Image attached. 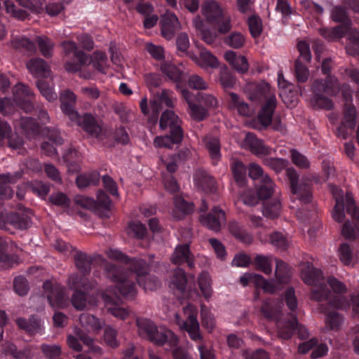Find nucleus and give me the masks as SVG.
<instances>
[{
	"label": "nucleus",
	"instance_id": "36",
	"mask_svg": "<svg viewBox=\"0 0 359 359\" xmlns=\"http://www.w3.org/2000/svg\"><path fill=\"white\" fill-rule=\"evenodd\" d=\"M195 185L205 192L214 193L216 191L215 180L205 171L197 170L194 174Z\"/></svg>",
	"mask_w": 359,
	"mask_h": 359
},
{
	"label": "nucleus",
	"instance_id": "50",
	"mask_svg": "<svg viewBox=\"0 0 359 359\" xmlns=\"http://www.w3.org/2000/svg\"><path fill=\"white\" fill-rule=\"evenodd\" d=\"M281 202L278 196L273 201L264 203L262 214L269 218H276L280 215L281 210Z\"/></svg>",
	"mask_w": 359,
	"mask_h": 359
},
{
	"label": "nucleus",
	"instance_id": "12",
	"mask_svg": "<svg viewBox=\"0 0 359 359\" xmlns=\"http://www.w3.org/2000/svg\"><path fill=\"white\" fill-rule=\"evenodd\" d=\"M276 262V278L279 283H287L290 278V269L287 265L280 259L274 258L272 255H257L254 259V264L257 270L266 275L272 272L273 262Z\"/></svg>",
	"mask_w": 359,
	"mask_h": 359
},
{
	"label": "nucleus",
	"instance_id": "14",
	"mask_svg": "<svg viewBox=\"0 0 359 359\" xmlns=\"http://www.w3.org/2000/svg\"><path fill=\"white\" fill-rule=\"evenodd\" d=\"M342 95L346 101L344 109V118L342 123L337 130V135L345 139L349 130H352L355 126L356 109L351 103L352 96L351 89L348 86H344L341 88Z\"/></svg>",
	"mask_w": 359,
	"mask_h": 359
},
{
	"label": "nucleus",
	"instance_id": "22",
	"mask_svg": "<svg viewBox=\"0 0 359 359\" xmlns=\"http://www.w3.org/2000/svg\"><path fill=\"white\" fill-rule=\"evenodd\" d=\"M78 203H79L82 206L88 208L95 206L100 217H109L111 202L109 196L103 191H97L96 203L93 199L87 197H82L79 201H78Z\"/></svg>",
	"mask_w": 359,
	"mask_h": 359
},
{
	"label": "nucleus",
	"instance_id": "26",
	"mask_svg": "<svg viewBox=\"0 0 359 359\" xmlns=\"http://www.w3.org/2000/svg\"><path fill=\"white\" fill-rule=\"evenodd\" d=\"M177 102V98L174 95V93L168 89H162L161 91L156 93L151 100V109L154 114L156 116L162 109V105L173 108Z\"/></svg>",
	"mask_w": 359,
	"mask_h": 359
},
{
	"label": "nucleus",
	"instance_id": "3",
	"mask_svg": "<svg viewBox=\"0 0 359 359\" xmlns=\"http://www.w3.org/2000/svg\"><path fill=\"white\" fill-rule=\"evenodd\" d=\"M335 200L332 217L337 222H342L345 218L344 209L355 220L354 226L350 222H346L342 226L341 233L346 238H354L359 234V210L355 207L352 194L347 192L344 196L342 190L334 185H329Z\"/></svg>",
	"mask_w": 359,
	"mask_h": 359
},
{
	"label": "nucleus",
	"instance_id": "27",
	"mask_svg": "<svg viewBox=\"0 0 359 359\" xmlns=\"http://www.w3.org/2000/svg\"><path fill=\"white\" fill-rule=\"evenodd\" d=\"M200 222L210 230L218 232L222 225L226 222L225 213L219 207H214L211 212L200 217Z\"/></svg>",
	"mask_w": 359,
	"mask_h": 359
},
{
	"label": "nucleus",
	"instance_id": "47",
	"mask_svg": "<svg viewBox=\"0 0 359 359\" xmlns=\"http://www.w3.org/2000/svg\"><path fill=\"white\" fill-rule=\"evenodd\" d=\"M192 59L198 66L204 69L217 68L219 65L217 58L206 50H201L198 57H193Z\"/></svg>",
	"mask_w": 359,
	"mask_h": 359
},
{
	"label": "nucleus",
	"instance_id": "37",
	"mask_svg": "<svg viewBox=\"0 0 359 359\" xmlns=\"http://www.w3.org/2000/svg\"><path fill=\"white\" fill-rule=\"evenodd\" d=\"M27 68L35 77L48 78L50 76V70L48 65L41 58L30 60L27 63Z\"/></svg>",
	"mask_w": 359,
	"mask_h": 359
},
{
	"label": "nucleus",
	"instance_id": "2",
	"mask_svg": "<svg viewBox=\"0 0 359 359\" xmlns=\"http://www.w3.org/2000/svg\"><path fill=\"white\" fill-rule=\"evenodd\" d=\"M301 276L305 283L313 285L311 293V299L318 301H327L329 308L321 306V310L326 314L325 323L329 330H334L339 327L342 318L332 309H347L349 308L350 301L345 297H338L327 288L324 284L322 271L313 268L309 264H303L302 265Z\"/></svg>",
	"mask_w": 359,
	"mask_h": 359
},
{
	"label": "nucleus",
	"instance_id": "9",
	"mask_svg": "<svg viewBox=\"0 0 359 359\" xmlns=\"http://www.w3.org/2000/svg\"><path fill=\"white\" fill-rule=\"evenodd\" d=\"M201 12L206 20L217 28L220 34H226L231 29V17L215 1H207L201 7Z\"/></svg>",
	"mask_w": 359,
	"mask_h": 359
},
{
	"label": "nucleus",
	"instance_id": "6",
	"mask_svg": "<svg viewBox=\"0 0 359 359\" xmlns=\"http://www.w3.org/2000/svg\"><path fill=\"white\" fill-rule=\"evenodd\" d=\"M249 98L252 101H263L257 118L264 126H269L277 105L275 89L272 88L268 83L264 81L255 83L252 86Z\"/></svg>",
	"mask_w": 359,
	"mask_h": 359
},
{
	"label": "nucleus",
	"instance_id": "23",
	"mask_svg": "<svg viewBox=\"0 0 359 359\" xmlns=\"http://www.w3.org/2000/svg\"><path fill=\"white\" fill-rule=\"evenodd\" d=\"M150 341L157 346H165L167 350H171L178 345L179 338L172 330L165 327L157 326Z\"/></svg>",
	"mask_w": 359,
	"mask_h": 359
},
{
	"label": "nucleus",
	"instance_id": "20",
	"mask_svg": "<svg viewBox=\"0 0 359 359\" xmlns=\"http://www.w3.org/2000/svg\"><path fill=\"white\" fill-rule=\"evenodd\" d=\"M64 53L66 55L74 54L77 62H67L65 64V69L69 72H75L79 71L81 67L88 62V55L81 50H78L76 43L72 41H66L62 43Z\"/></svg>",
	"mask_w": 359,
	"mask_h": 359
},
{
	"label": "nucleus",
	"instance_id": "63",
	"mask_svg": "<svg viewBox=\"0 0 359 359\" xmlns=\"http://www.w3.org/2000/svg\"><path fill=\"white\" fill-rule=\"evenodd\" d=\"M263 163L274 170L276 172H280L285 169L288 165V161L281 158H264Z\"/></svg>",
	"mask_w": 359,
	"mask_h": 359
},
{
	"label": "nucleus",
	"instance_id": "4",
	"mask_svg": "<svg viewBox=\"0 0 359 359\" xmlns=\"http://www.w3.org/2000/svg\"><path fill=\"white\" fill-rule=\"evenodd\" d=\"M176 88L188 104L189 116L196 121L204 120L209 116L210 111H215L219 107V100L215 94L208 93L194 94L187 88H180L178 84Z\"/></svg>",
	"mask_w": 359,
	"mask_h": 359
},
{
	"label": "nucleus",
	"instance_id": "30",
	"mask_svg": "<svg viewBox=\"0 0 359 359\" xmlns=\"http://www.w3.org/2000/svg\"><path fill=\"white\" fill-rule=\"evenodd\" d=\"M76 123L91 136L98 137L102 132V128L95 117L90 114H85L83 116L78 114V119L71 120Z\"/></svg>",
	"mask_w": 359,
	"mask_h": 359
},
{
	"label": "nucleus",
	"instance_id": "60",
	"mask_svg": "<svg viewBox=\"0 0 359 359\" xmlns=\"http://www.w3.org/2000/svg\"><path fill=\"white\" fill-rule=\"evenodd\" d=\"M11 45L15 49L28 52H34L36 50L34 43L24 36L13 38V39L11 41Z\"/></svg>",
	"mask_w": 359,
	"mask_h": 359
},
{
	"label": "nucleus",
	"instance_id": "18",
	"mask_svg": "<svg viewBox=\"0 0 359 359\" xmlns=\"http://www.w3.org/2000/svg\"><path fill=\"white\" fill-rule=\"evenodd\" d=\"M43 288L44 294L53 308H65L68 305L69 294L64 287L57 283H53L46 280Z\"/></svg>",
	"mask_w": 359,
	"mask_h": 359
},
{
	"label": "nucleus",
	"instance_id": "45",
	"mask_svg": "<svg viewBox=\"0 0 359 359\" xmlns=\"http://www.w3.org/2000/svg\"><path fill=\"white\" fill-rule=\"evenodd\" d=\"M174 205L175 208L172 210V216L176 219H180L183 215L194 211V204L186 201L181 196L175 198Z\"/></svg>",
	"mask_w": 359,
	"mask_h": 359
},
{
	"label": "nucleus",
	"instance_id": "41",
	"mask_svg": "<svg viewBox=\"0 0 359 359\" xmlns=\"http://www.w3.org/2000/svg\"><path fill=\"white\" fill-rule=\"evenodd\" d=\"M203 142L213 163L216 164L221 157L220 144L218 138L208 135L203 139Z\"/></svg>",
	"mask_w": 359,
	"mask_h": 359
},
{
	"label": "nucleus",
	"instance_id": "29",
	"mask_svg": "<svg viewBox=\"0 0 359 359\" xmlns=\"http://www.w3.org/2000/svg\"><path fill=\"white\" fill-rule=\"evenodd\" d=\"M60 100L62 112L68 116L70 120L78 119V112L74 109L76 95L72 91L66 90L60 94Z\"/></svg>",
	"mask_w": 359,
	"mask_h": 359
},
{
	"label": "nucleus",
	"instance_id": "10",
	"mask_svg": "<svg viewBox=\"0 0 359 359\" xmlns=\"http://www.w3.org/2000/svg\"><path fill=\"white\" fill-rule=\"evenodd\" d=\"M320 32L328 41H335L347 34L346 52L352 55H359V32L351 25L342 24L333 28L325 27L320 29Z\"/></svg>",
	"mask_w": 359,
	"mask_h": 359
},
{
	"label": "nucleus",
	"instance_id": "56",
	"mask_svg": "<svg viewBox=\"0 0 359 359\" xmlns=\"http://www.w3.org/2000/svg\"><path fill=\"white\" fill-rule=\"evenodd\" d=\"M161 71L170 79L174 82H178L182 76V72L175 65L164 62L161 65Z\"/></svg>",
	"mask_w": 359,
	"mask_h": 359
},
{
	"label": "nucleus",
	"instance_id": "21",
	"mask_svg": "<svg viewBox=\"0 0 359 359\" xmlns=\"http://www.w3.org/2000/svg\"><path fill=\"white\" fill-rule=\"evenodd\" d=\"M241 147L249 150L252 154L259 158L269 156L275 152V150L266 145L262 140L258 139L250 133L245 135L241 143Z\"/></svg>",
	"mask_w": 359,
	"mask_h": 359
},
{
	"label": "nucleus",
	"instance_id": "57",
	"mask_svg": "<svg viewBox=\"0 0 359 359\" xmlns=\"http://www.w3.org/2000/svg\"><path fill=\"white\" fill-rule=\"evenodd\" d=\"M74 260L77 269L81 272L85 273L90 271L92 260L86 253L76 252L74 255Z\"/></svg>",
	"mask_w": 359,
	"mask_h": 359
},
{
	"label": "nucleus",
	"instance_id": "28",
	"mask_svg": "<svg viewBox=\"0 0 359 359\" xmlns=\"http://www.w3.org/2000/svg\"><path fill=\"white\" fill-rule=\"evenodd\" d=\"M161 34L167 39H172L175 32L179 31L182 27L177 17L170 12L165 13L161 18Z\"/></svg>",
	"mask_w": 359,
	"mask_h": 359
},
{
	"label": "nucleus",
	"instance_id": "32",
	"mask_svg": "<svg viewBox=\"0 0 359 359\" xmlns=\"http://www.w3.org/2000/svg\"><path fill=\"white\" fill-rule=\"evenodd\" d=\"M181 123V120L173 111L167 109L161 114L159 126L162 130L170 128V132H177L179 130L180 133H183Z\"/></svg>",
	"mask_w": 359,
	"mask_h": 359
},
{
	"label": "nucleus",
	"instance_id": "58",
	"mask_svg": "<svg viewBox=\"0 0 359 359\" xmlns=\"http://www.w3.org/2000/svg\"><path fill=\"white\" fill-rule=\"evenodd\" d=\"M337 256L343 264L348 266L352 264L353 252L348 244L344 243L339 245Z\"/></svg>",
	"mask_w": 359,
	"mask_h": 359
},
{
	"label": "nucleus",
	"instance_id": "24",
	"mask_svg": "<svg viewBox=\"0 0 359 359\" xmlns=\"http://www.w3.org/2000/svg\"><path fill=\"white\" fill-rule=\"evenodd\" d=\"M33 92L26 86L18 83L14 88L13 101L26 112H30L33 109L32 100Z\"/></svg>",
	"mask_w": 359,
	"mask_h": 359
},
{
	"label": "nucleus",
	"instance_id": "61",
	"mask_svg": "<svg viewBox=\"0 0 359 359\" xmlns=\"http://www.w3.org/2000/svg\"><path fill=\"white\" fill-rule=\"evenodd\" d=\"M231 170L236 182L242 186L246 180L245 165L240 161H235L231 165Z\"/></svg>",
	"mask_w": 359,
	"mask_h": 359
},
{
	"label": "nucleus",
	"instance_id": "35",
	"mask_svg": "<svg viewBox=\"0 0 359 359\" xmlns=\"http://www.w3.org/2000/svg\"><path fill=\"white\" fill-rule=\"evenodd\" d=\"M22 177L20 172H16L14 174L0 175V196L2 198L8 199L12 197L13 191L10 185L17 182Z\"/></svg>",
	"mask_w": 359,
	"mask_h": 359
},
{
	"label": "nucleus",
	"instance_id": "39",
	"mask_svg": "<svg viewBox=\"0 0 359 359\" xmlns=\"http://www.w3.org/2000/svg\"><path fill=\"white\" fill-rule=\"evenodd\" d=\"M16 323L19 327L25 330L30 334H41L43 330L41 320L34 316L31 317L28 320L25 318H18Z\"/></svg>",
	"mask_w": 359,
	"mask_h": 359
},
{
	"label": "nucleus",
	"instance_id": "51",
	"mask_svg": "<svg viewBox=\"0 0 359 359\" xmlns=\"http://www.w3.org/2000/svg\"><path fill=\"white\" fill-rule=\"evenodd\" d=\"M193 24L195 28L200 32V34L205 43L211 44L215 41V39L217 38L216 33L205 29L204 22L199 16L194 18Z\"/></svg>",
	"mask_w": 359,
	"mask_h": 359
},
{
	"label": "nucleus",
	"instance_id": "42",
	"mask_svg": "<svg viewBox=\"0 0 359 359\" xmlns=\"http://www.w3.org/2000/svg\"><path fill=\"white\" fill-rule=\"evenodd\" d=\"M79 322L81 326L89 332H97L104 325L103 320L87 313H83L80 316Z\"/></svg>",
	"mask_w": 359,
	"mask_h": 359
},
{
	"label": "nucleus",
	"instance_id": "13",
	"mask_svg": "<svg viewBox=\"0 0 359 359\" xmlns=\"http://www.w3.org/2000/svg\"><path fill=\"white\" fill-rule=\"evenodd\" d=\"M69 286L71 289L75 290L72 297V304L77 310L90 309L97 306V301L91 299H86L85 294L79 290H88L93 285H89L88 280L83 276L77 274L72 275L69 278Z\"/></svg>",
	"mask_w": 359,
	"mask_h": 359
},
{
	"label": "nucleus",
	"instance_id": "43",
	"mask_svg": "<svg viewBox=\"0 0 359 359\" xmlns=\"http://www.w3.org/2000/svg\"><path fill=\"white\" fill-rule=\"evenodd\" d=\"M8 243L6 240L0 237V269H8L18 264V257L6 253Z\"/></svg>",
	"mask_w": 359,
	"mask_h": 359
},
{
	"label": "nucleus",
	"instance_id": "48",
	"mask_svg": "<svg viewBox=\"0 0 359 359\" xmlns=\"http://www.w3.org/2000/svg\"><path fill=\"white\" fill-rule=\"evenodd\" d=\"M187 283V278L184 271L182 269H176L173 271L169 287L172 290L176 289L182 292L186 289Z\"/></svg>",
	"mask_w": 359,
	"mask_h": 359
},
{
	"label": "nucleus",
	"instance_id": "7",
	"mask_svg": "<svg viewBox=\"0 0 359 359\" xmlns=\"http://www.w3.org/2000/svg\"><path fill=\"white\" fill-rule=\"evenodd\" d=\"M311 88L313 95L311 98V103L314 108L326 110L332 109V101L323 94L334 96L339 92L340 87L334 76H328L325 80H315Z\"/></svg>",
	"mask_w": 359,
	"mask_h": 359
},
{
	"label": "nucleus",
	"instance_id": "19",
	"mask_svg": "<svg viewBox=\"0 0 359 359\" xmlns=\"http://www.w3.org/2000/svg\"><path fill=\"white\" fill-rule=\"evenodd\" d=\"M73 332L75 336L69 334L67 338V343L69 348L77 352L81 351L83 347L79 342V339L88 347L89 352L98 355L102 354V348L94 344L93 339L84 334L80 328L76 327Z\"/></svg>",
	"mask_w": 359,
	"mask_h": 359
},
{
	"label": "nucleus",
	"instance_id": "59",
	"mask_svg": "<svg viewBox=\"0 0 359 359\" xmlns=\"http://www.w3.org/2000/svg\"><path fill=\"white\" fill-rule=\"evenodd\" d=\"M49 140L52 143H50L48 142H43L41 145V150L44 154L48 156H53L56 154L57 151L55 147L53 145V144H55V145L62 144V139L57 133H53V134L50 135Z\"/></svg>",
	"mask_w": 359,
	"mask_h": 359
},
{
	"label": "nucleus",
	"instance_id": "31",
	"mask_svg": "<svg viewBox=\"0 0 359 359\" xmlns=\"http://www.w3.org/2000/svg\"><path fill=\"white\" fill-rule=\"evenodd\" d=\"M171 262L175 264L187 263L189 268L194 266V257L187 244L177 245L171 257Z\"/></svg>",
	"mask_w": 359,
	"mask_h": 359
},
{
	"label": "nucleus",
	"instance_id": "38",
	"mask_svg": "<svg viewBox=\"0 0 359 359\" xmlns=\"http://www.w3.org/2000/svg\"><path fill=\"white\" fill-rule=\"evenodd\" d=\"M183 139V133L170 132V135L157 136L154 140V145L156 148L170 149L175 144L180 143Z\"/></svg>",
	"mask_w": 359,
	"mask_h": 359
},
{
	"label": "nucleus",
	"instance_id": "46",
	"mask_svg": "<svg viewBox=\"0 0 359 359\" xmlns=\"http://www.w3.org/2000/svg\"><path fill=\"white\" fill-rule=\"evenodd\" d=\"M136 325L140 336L150 341L157 327L154 323L147 318H137Z\"/></svg>",
	"mask_w": 359,
	"mask_h": 359
},
{
	"label": "nucleus",
	"instance_id": "8",
	"mask_svg": "<svg viewBox=\"0 0 359 359\" xmlns=\"http://www.w3.org/2000/svg\"><path fill=\"white\" fill-rule=\"evenodd\" d=\"M280 312V304L273 300H266L261 307V313L266 318L276 320L278 337L283 339H289L293 334L297 318L292 315L290 320H282L278 318Z\"/></svg>",
	"mask_w": 359,
	"mask_h": 359
},
{
	"label": "nucleus",
	"instance_id": "17",
	"mask_svg": "<svg viewBox=\"0 0 359 359\" xmlns=\"http://www.w3.org/2000/svg\"><path fill=\"white\" fill-rule=\"evenodd\" d=\"M116 290L118 291L117 287H107L104 291L98 293L104 301V306L113 316L121 320L126 319L130 311L118 305L119 298L117 295Z\"/></svg>",
	"mask_w": 359,
	"mask_h": 359
},
{
	"label": "nucleus",
	"instance_id": "40",
	"mask_svg": "<svg viewBox=\"0 0 359 359\" xmlns=\"http://www.w3.org/2000/svg\"><path fill=\"white\" fill-rule=\"evenodd\" d=\"M276 185L269 175H265L257 189V194L261 200H265L276 193Z\"/></svg>",
	"mask_w": 359,
	"mask_h": 359
},
{
	"label": "nucleus",
	"instance_id": "33",
	"mask_svg": "<svg viewBox=\"0 0 359 359\" xmlns=\"http://www.w3.org/2000/svg\"><path fill=\"white\" fill-rule=\"evenodd\" d=\"M225 60L236 72L243 74L248 72L249 64L247 58L241 55L237 54L233 50H227L224 55Z\"/></svg>",
	"mask_w": 359,
	"mask_h": 359
},
{
	"label": "nucleus",
	"instance_id": "1",
	"mask_svg": "<svg viewBox=\"0 0 359 359\" xmlns=\"http://www.w3.org/2000/svg\"><path fill=\"white\" fill-rule=\"evenodd\" d=\"M130 266V271H123L110 263L106 262L104 266L106 276L116 284L118 292L126 299H133L137 294L134 273L140 285L146 291L154 290L160 286L156 277L148 275V266L144 260H131Z\"/></svg>",
	"mask_w": 359,
	"mask_h": 359
},
{
	"label": "nucleus",
	"instance_id": "5",
	"mask_svg": "<svg viewBox=\"0 0 359 359\" xmlns=\"http://www.w3.org/2000/svg\"><path fill=\"white\" fill-rule=\"evenodd\" d=\"M183 315L184 319L181 318L180 315L176 313L175 316V323L181 330L188 333L192 341L199 344L198 350L200 353L201 359H215L212 350L207 347L203 341L197 319V308L189 304L183 308Z\"/></svg>",
	"mask_w": 359,
	"mask_h": 359
},
{
	"label": "nucleus",
	"instance_id": "53",
	"mask_svg": "<svg viewBox=\"0 0 359 359\" xmlns=\"http://www.w3.org/2000/svg\"><path fill=\"white\" fill-rule=\"evenodd\" d=\"M36 86L41 94L48 101L53 102L57 100V95L54 90V84L52 81L50 83L43 79L39 80L36 83Z\"/></svg>",
	"mask_w": 359,
	"mask_h": 359
},
{
	"label": "nucleus",
	"instance_id": "64",
	"mask_svg": "<svg viewBox=\"0 0 359 359\" xmlns=\"http://www.w3.org/2000/svg\"><path fill=\"white\" fill-rule=\"evenodd\" d=\"M269 243L278 250H285L289 245V240L281 233L274 232L269 236Z\"/></svg>",
	"mask_w": 359,
	"mask_h": 359
},
{
	"label": "nucleus",
	"instance_id": "16",
	"mask_svg": "<svg viewBox=\"0 0 359 359\" xmlns=\"http://www.w3.org/2000/svg\"><path fill=\"white\" fill-rule=\"evenodd\" d=\"M29 210L24 212H12L0 215V228L11 231V228L25 230L32 225V220Z\"/></svg>",
	"mask_w": 359,
	"mask_h": 359
},
{
	"label": "nucleus",
	"instance_id": "52",
	"mask_svg": "<svg viewBox=\"0 0 359 359\" xmlns=\"http://www.w3.org/2000/svg\"><path fill=\"white\" fill-rule=\"evenodd\" d=\"M64 160L67 163L68 171L70 172H77L80 170V163L81 157L80 154L76 150H70L64 156Z\"/></svg>",
	"mask_w": 359,
	"mask_h": 359
},
{
	"label": "nucleus",
	"instance_id": "44",
	"mask_svg": "<svg viewBox=\"0 0 359 359\" xmlns=\"http://www.w3.org/2000/svg\"><path fill=\"white\" fill-rule=\"evenodd\" d=\"M2 353L6 355H10L13 359H25L31 355L29 348H25L22 350H18L14 344L9 341H6L2 345Z\"/></svg>",
	"mask_w": 359,
	"mask_h": 359
},
{
	"label": "nucleus",
	"instance_id": "49",
	"mask_svg": "<svg viewBox=\"0 0 359 359\" xmlns=\"http://www.w3.org/2000/svg\"><path fill=\"white\" fill-rule=\"evenodd\" d=\"M198 285L203 297L208 300L212 295V280L210 275L203 271L198 277Z\"/></svg>",
	"mask_w": 359,
	"mask_h": 359
},
{
	"label": "nucleus",
	"instance_id": "11",
	"mask_svg": "<svg viewBox=\"0 0 359 359\" xmlns=\"http://www.w3.org/2000/svg\"><path fill=\"white\" fill-rule=\"evenodd\" d=\"M320 32L328 41H335L347 34L346 52L352 55H359V32L351 25L342 24L333 28L325 27L320 29Z\"/></svg>",
	"mask_w": 359,
	"mask_h": 359
},
{
	"label": "nucleus",
	"instance_id": "34",
	"mask_svg": "<svg viewBox=\"0 0 359 359\" xmlns=\"http://www.w3.org/2000/svg\"><path fill=\"white\" fill-rule=\"evenodd\" d=\"M229 107L243 116H250L255 112L254 109L234 93H229Z\"/></svg>",
	"mask_w": 359,
	"mask_h": 359
},
{
	"label": "nucleus",
	"instance_id": "25",
	"mask_svg": "<svg viewBox=\"0 0 359 359\" xmlns=\"http://www.w3.org/2000/svg\"><path fill=\"white\" fill-rule=\"evenodd\" d=\"M240 283L243 286L253 285L257 288H262L266 292L273 293L278 287L275 281H267L262 275L255 273H246L240 278Z\"/></svg>",
	"mask_w": 359,
	"mask_h": 359
},
{
	"label": "nucleus",
	"instance_id": "62",
	"mask_svg": "<svg viewBox=\"0 0 359 359\" xmlns=\"http://www.w3.org/2000/svg\"><path fill=\"white\" fill-rule=\"evenodd\" d=\"M330 16L332 20L336 22L351 25V20L348 18L346 10L341 6L333 7Z\"/></svg>",
	"mask_w": 359,
	"mask_h": 359
},
{
	"label": "nucleus",
	"instance_id": "55",
	"mask_svg": "<svg viewBox=\"0 0 359 359\" xmlns=\"http://www.w3.org/2000/svg\"><path fill=\"white\" fill-rule=\"evenodd\" d=\"M90 63H92L93 67L97 71L104 74L107 68V57L102 52L95 51L90 58L88 57L87 65Z\"/></svg>",
	"mask_w": 359,
	"mask_h": 359
},
{
	"label": "nucleus",
	"instance_id": "54",
	"mask_svg": "<svg viewBox=\"0 0 359 359\" xmlns=\"http://www.w3.org/2000/svg\"><path fill=\"white\" fill-rule=\"evenodd\" d=\"M229 229L232 235L244 243L249 244L252 241V236L245 232L243 228L236 221H232L229 224Z\"/></svg>",
	"mask_w": 359,
	"mask_h": 359
},
{
	"label": "nucleus",
	"instance_id": "15",
	"mask_svg": "<svg viewBox=\"0 0 359 359\" xmlns=\"http://www.w3.org/2000/svg\"><path fill=\"white\" fill-rule=\"evenodd\" d=\"M286 173L290 180L292 198L298 199L304 203L309 202L311 198L310 191L311 180L306 177H302L299 180V175L293 168H287Z\"/></svg>",
	"mask_w": 359,
	"mask_h": 359
}]
</instances>
